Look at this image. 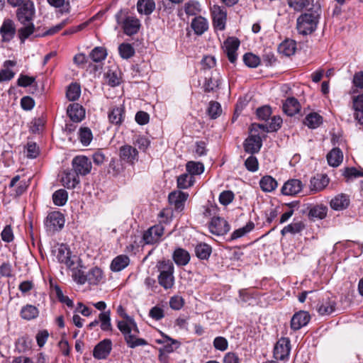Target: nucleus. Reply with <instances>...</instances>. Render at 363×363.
Masks as SVG:
<instances>
[{
  "instance_id": "393cba45",
  "label": "nucleus",
  "mask_w": 363,
  "mask_h": 363,
  "mask_svg": "<svg viewBox=\"0 0 363 363\" xmlns=\"http://www.w3.org/2000/svg\"><path fill=\"white\" fill-rule=\"evenodd\" d=\"M326 157L330 166L337 167L343 160V153L340 148L335 147L328 153Z\"/></svg>"
},
{
  "instance_id": "ea45409f",
  "label": "nucleus",
  "mask_w": 363,
  "mask_h": 363,
  "mask_svg": "<svg viewBox=\"0 0 363 363\" xmlns=\"http://www.w3.org/2000/svg\"><path fill=\"white\" fill-rule=\"evenodd\" d=\"M81 94V88L77 83H72L67 89L66 96L69 101H74L77 100Z\"/></svg>"
},
{
  "instance_id": "c03bdc74",
  "label": "nucleus",
  "mask_w": 363,
  "mask_h": 363,
  "mask_svg": "<svg viewBox=\"0 0 363 363\" xmlns=\"http://www.w3.org/2000/svg\"><path fill=\"white\" fill-rule=\"evenodd\" d=\"M67 199L68 194L66 190L62 189L55 191L52 195L53 203L59 206H64L67 203Z\"/></svg>"
},
{
  "instance_id": "c85d7f7f",
  "label": "nucleus",
  "mask_w": 363,
  "mask_h": 363,
  "mask_svg": "<svg viewBox=\"0 0 363 363\" xmlns=\"http://www.w3.org/2000/svg\"><path fill=\"white\" fill-rule=\"evenodd\" d=\"M296 50V41L293 40H286L282 42L278 50L281 54L285 56H291L295 53Z\"/></svg>"
},
{
  "instance_id": "4468645a",
  "label": "nucleus",
  "mask_w": 363,
  "mask_h": 363,
  "mask_svg": "<svg viewBox=\"0 0 363 363\" xmlns=\"http://www.w3.org/2000/svg\"><path fill=\"white\" fill-rule=\"evenodd\" d=\"M311 319L309 313L304 311L296 313L291 320V328L294 330H298L306 326Z\"/></svg>"
},
{
  "instance_id": "473e14b6",
  "label": "nucleus",
  "mask_w": 363,
  "mask_h": 363,
  "mask_svg": "<svg viewBox=\"0 0 363 363\" xmlns=\"http://www.w3.org/2000/svg\"><path fill=\"white\" fill-rule=\"evenodd\" d=\"M124 118V110L122 106L113 108L108 113L109 121L115 125H119Z\"/></svg>"
},
{
  "instance_id": "de8ad7c7",
  "label": "nucleus",
  "mask_w": 363,
  "mask_h": 363,
  "mask_svg": "<svg viewBox=\"0 0 363 363\" xmlns=\"http://www.w3.org/2000/svg\"><path fill=\"white\" fill-rule=\"evenodd\" d=\"M305 228V225L302 222H296L294 223H291L286 226H285L281 230L282 235H285L287 233H297L301 232Z\"/></svg>"
},
{
  "instance_id": "412c9836",
  "label": "nucleus",
  "mask_w": 363,
  "mask_h": 363,
  "mask_svg": "<svg viewBox=\"0 0 363 363\" xmlns=\"http://www.w3.org/2000/svg\"><path fill=\"white\" fill-rule=\"evenodd\" d=\"M350 197L348 195L341 193L335 196L330 202V207L335 211H342L350 205Z\"/></svg>"
},
{
  "instance_id": "603ef678",
  "label": "nucleus",
  "mask_w": 363,
  "mask_h": 363,
  "mask_svg": "<svg viewBox=\"0 0 363 363\" xmlns=\"http://www.w3.org/2000/svg\"><path fill=\"white\" fill-rule=\"evenodd\" d=\"M353 107L354 109V118L362 117L363 111V94L354 98Z\"/></svg>"
},
{
  "instance_id": "13d9d810",
  "label": "nucleus",
  "mask_w": 363,
  "mask_h": 363,
  "mask_svg": "<svg viewBox=\"0 0 363 363\" xmlns=\"http://www.w3.org/2000/svg\"><path fill=\"white\" fill-rule=\"evenodd\" d=\"M342 175L347 178V180H350L353 178L363 177V171H359L355 167H346L343 171Z\"/></svg>"
},
{
  "instance_id": "7ed1b4c3",
  "label": "nucleus",
  "mask_w": 363,
  "mask_h": 363,
  "mask_svg": "<svg viewBox=\"0 0 363 363\" xmlns=\"http://www.w3.org/2000/svg\"><path fill=\"white\" fill-rule=\"evenodd\" d=\"M65 225V218L59 211L50 213L45 221L46 229L49 232L60 230Z\"/></svg>"
},
{
  "instance_id": "5701e85b",
  "label": "nucleus",
  "mask_w": 363,
  "mask_h": 363,
  "mask_svg": "<svg viewBox=\"0 0 363 363\" xmlns=\"http://www.w3.org/2000/svg\"><path fill=\"white\" fill-rule=\"evenodd\" d=\"M284 112L289 116H292L296 113H298L301 109V106L298 100L294 97L288 98L283 104Z\"/></svg>"
},
{
  "instance_id": "0eeeda50",
  "label": "nucleus",
  "mask_w": 363,
  "mask_h": 363,
  "mask_svg": "<svg viewBox=\"0 0 363 363\" xmlns=\"http://www.w3.org/2000/svg\"><path fill=\"white\" fill-rule=\"evenodd\" d=\"M163 233L164 227L161 224L154 225L144 233L143 242L145 244H154L160 240Z\"/></svg>"
},
{
  "instance_id": "0e129e2a",
  "label": "nucleus",
  "mask_w": 363,
  "mask_h": 363,
  "mask_svg": "<svg viewBox=\"0 0 363 363\" xmlns=\"http://www.w3.org/2000/svg\"><path fill=\"white\" fill-rule=\"evenodd\" d=\"M234 199V194L231 191H224L219 196V201L223 206L230 203Z\"/></svg>"
},
{
  "instance_id": "bf43d9fd",
  "label": "nucleus",
  "mask_w": 363,
  "mask_h": 363,
  "mask_svg": "<svg viewBox=\"0 0 363 363\" xmlns=\"http://www.w3.org/2000/svg\"><path fill=\"white\" fill-rule=\"evenodd\" d=\"M221 107L219 103L216 101H211L208 108V115L211 118H218L221 113Z\"/></svg>"
},
{
  "instance_id": "a211bd4d",
  "label": "nucleus",
  "mask_w": 363,
  "mask_h": 363,
  "mask_svg": "<svg viewBox=\"0 0 363 363\" xmlns=\"http://www.w3.org/2000/svg\"><path fill=\"white\" fill-rule=\"evenodd\" d=\"M329 177L324 174H317L310 181V189L313 192L323 191L329 184Z\"/></svg>"
},
{
  "instance_id": "4d7b16f0",
  "label": "nucleus",
  "mask_w": 363,
  "mask_h": 363,
  "mask_svg": "<svg viewBox=\"0 0 363 363\" xmlns=\"http://www.w3.org/2000/svg\"><path fill=\"white\" fill-rule=\"evenodd\" d=\"M107 83L111 86H116L121 84V78L115 71L108 70L106 74Z\"/></svg>"
},
{
  "instance_id": "338daca9",
  "label": "nucleus",
  "mask_w": 363,
  "mask_h": 363,
  "mask_svg": "<svg viewBox=\"0 0 363 363\" xmlns=\"http://www.w3.org/2000/svg\"><path fill=\"white\" fill-rule=\"evenodd\" d=\"M149 315L155 320H160L164 316V310L160 306H154L150 310Z\"/></svg>"
},
{
  "instance_id": "a18cd8bd",
  "label": "nucleus",
  "mask_w": 363,
  "mask_h": 363,
  "mask_svg": "<svg viewBox=\"0 0 363 363\" xmlns=\"http://www.w3.org/2000/svg\"><path fill=\"white\" fill-rule=\"evenodd\" d=\"M93 138L92 133L89 128H81L79 130V139L84 146L90 144Z\"/></svg>"
},
{
  "instance_id": "37998d69",
  "label": "nucleus",
  "mask_w": 363,
  "mask_h": 363,
  "mask_svg": "<svg viewBox=\"0 0 363 363\" xmlns=\"http://www.w3.org/2000/svg\"><path fill=\"white\" fill-rule=\"evenodd\" d=\"M106 50L103 47L94 48L89 54L90 58L95 62H100L106 59Z\"/></svg>"
},
{
  "instance_id": "a19ab883",
  "label": "nucleus",
  "mask_w": 363,
  "mask_h": 363,
  "mask_svg": "<svg viewBox=\"0 0 363 363\" xmlns=\"http://www.w3.org/2000/svg\"><path fill=\"white\" fill-rule=\"evenodd\" d=\"M174 273L160 274L158 276V282L161 286L165 289H171L174 283Z\"/></svg>"
},
{
  "instance_id": "f03ea898",
  "label": "nucleus",
  "mask_w": 363,
  "mask_h": 363,
  "mask_svg": "<svg viewBox=\"0 0 363 363\" xmlns=\"http://www.w3.org/2000/svg\"><path fill=\"white\" fill-rule=\"evenodd\" d=\"M318 14L315 13H305L297 19V30L300 34L308 35L313 33L318 23Z\"/></svg>"
},
{
  "instance_id": "79ce46f5",
  "label": "nucleus",
  "mask_w": 363,
  "mask_h": 363,
  "mask_svg": "<svg viewBox=\"0 0 363 363\" xmlns=\"http://www.w3.org/2000/svg\"><path fill=\"white\" fill-rule=\"evenodd\" d=\"M111 311H107L102 312L99 314V318L101 322V329L104 331L112 330V325L111 323Z\"/></svg>"
},
{
  "instance_id": "bb28decb",
  "label": "nucleus",
  "mask_w": 363,
  "mask_h": 363,
  "mask_svg": "<svg viewBox=\"0 0 363 363\" xmlns=\"http://www.w3.org/2000/svg\"><path fill=\"white\" fill-rule=\"evenodd\" d=\"M129 257L126 255H118L115 257L111 264V269L113 272H120L129 264Z\"/></svg>"
},
{
  "instance_id": "f257e3e1",
  "label": "nucleus",
  "mask_w": 363,
  "mask_h": 363,
  "mask_svg": "<svg viewBox=\"0 0 363 363\" xmlns=\"http://www.w3.org/2000/svg\"><path fill=\"white\" fill-rule=\"evenodd\" d=\"M35 15V9L32 1H27L16 10V17L23 26L18 29V33L21 43L34 33L35 26L33 20Z\"/></svg>"
},
{
  "instance_id": "a878e982",
  "label": "nucleus",
  "mask_w": 363,
  "mask_h": 363,
  "mask_svg": "<svg viewBox=\"0 0 363 363\" xmlns=\"http://www.w3.org/2000/svg\"><path fill=\"white\" fill-rule=\"evenodd\" d=\"M282 123V119L280 116H277L271 118V121L267 124H253V125H257V127L267 132H273L277 130Z\"/></svg>"
},
{
  "instance_id": "8fccbe9b",
  "label": "nucleus",
  "mask_w": 363,
  "mask_h": 363,
  "mask_svg": "<svg viewBox=\"0 0 363 363\" xmlns=\"http://www.w3.org/2000/svg\"><path fill=\"white\" fill-rule=\"evenodd\" d=\"M288 4L294 11H301L304 9H307L311 3L310 0H288Z\"/></svg>"
},
{
  "instance_id": "864d4df0",
  "label": "nucleus",
  "mask_w": 363,
  "mask_h": 363,
  "mask_svg": "<svg viewBox=\"0 0 363 363\" xmlns=\"http://www.w3.org/2000/svg\"><path fill=\"white\" fill-rule=\"evenodd\" d=\"M157 267L160 274L174 273V266L170 260L160 261L157 264Z\"/></svg>"
},
{
  "instance_id": "5fc2aeb1",
  "label": "nucleus",
  "mask_w": 363,
  "mask_h": 363,
  "mask_svg": "<svg viewBox=\"0 0 363 363\" xmlns=\"http://www.w3.org/2000/svg\"><path fill=\"white\" fill-rule=\"evenodd\" d=\"M245 64L249 67H257L260 63V59L252 53H246L243 56Z\"/></svg>"
},
{
  "instance_id": "2eb2a0df",
  "label": "nucleus",
  "mask_w": 363,
  "mask_h": 363,
  "mask_svg": "<svg viewBox=\"0 0 363 363\" xmlns=\"http://www.w3.org/2000/svg\"><path fill=\"white\" fill-rule=\"evenodd\" d=\"M16 31L14 22L11 19H5L0 28L2 41L9 42L13 38Z\"/></svg>"
},
{
  "instance_id": "9b49d317",
  "label": "nucleus",
  "mask_w": 363,
  "mask_h": 363,
  "mask_svg": "<svg viewBox=\"0 0 363 363\" xmlns=\"http://www.w3.org/2000/svg\"><path fill=\"white\" fill-rule=\"evenodd\" d=\"M213 26L216 29L223 30L225 27L226 11L219 6L214 5L211 9Z\"/></svg>"
},
{
  "instance_id": "c9c22d12",
  "label": "nucleus",
  "mask_w": 363,
  "mask_h": 363,
  "mask_svg": "<svg viewBox=\"0 0 363 363\" xmlns=\"http://www.w3.org/2000/svg\"><path fill=\"white\" fill-rule=\"evenodd\" d=\"M186 169L189 174L194 177L202 174L204 171V166L200 162L189 161L186 164Z\"/></svg>"
},
{
  "instance_id": "4be33fe9",
  "label": "nucleus",
  "mask_w": 363,
  "mask_h": 363,
  "mask_svg": "<svg viewBox=\"0 0 363 363\" xmlns=\"http://www.w3.org/2000/svg\"><path fill=\"white\" fill-rule=\"evenodd\" d=\"M335 301L327 296L325 298H323L322 302L318 304L317 310L320 315H328L335 311Z\"/></svg>"
},
{
  "instance_id": "72a5a7b5",
  "label": "nucleus",
  "mask_w": 363,
  "mask_h": 363,
  "mask_svg": "<svg viewBox=\"0 0 363 363\" xmlns=\"http://www.w3.org/2000/svg\"><path fill=\"white\" fill-rule=\"evenodd\" d=\"M117 327L124 337L132 332L139 333V330L135 322V325H133L125 319L124 320L118 321Z\"/></svg>"
},
{
  "instance_id": "c756f323",
  "label": "nucleus",
  "mask_w": 363,
  "mask_h": 363,
  "mask_svg": "<svg viewBox=\"0 0 363 363\" xmlns=\"http://www.w3.org/2000/svg\"><path fill=\"white\" fill-rule=\"evenodd\" d=\"M322 123V116L315 112L308 114L303 121V123L311 129H315L319 127Z\"/></svg>"
},
{
  "instance_id": "e433bc0d",
  "label": "nucleus",
  "mask_w": 363,
  "mask_h": 363,
  "mask_svg": "<svg viewBox=\"0 0 363 363\" xmlns=\"http://www.w3.org/2000/svg\"><path fill=\"white\" fill-rule=\"evenodd\" d=\"M87 277L90 284L96 285L104 278L103 272L99 267H94L88 272Z\"/></svg>"
},
{
  "instance_id": "dca6fc26",
  "label": "nucleus",
  "mask_w": 363,
  "mask_h": 363,
  "mask_svg": "<svg viewBox=\"0 0 363 363\" xmlns=\"http://www.w3.org/2000/svg\"><path fill=\"white\" fill-rule=\"evenodd\" d=\"M189 194L182 191H173L169 195V202L173 206L175 210L181 211L184 207V203L186 201Z\"/></svg>"
},
{
  "instance_id": "39448f33",
  "label": "nucleus",
  "mask_w": 363,
  "mask_h": 363,
  "mask_svg": "<svg viewBox=\"0 0 363 363\" xmlns=\"http://www.w3.org/2000/svg\"><path fill=\"white\" fill-rule=\"evenodd\" d=\"M121 12L116 15V21L118 24L123 25L124 33L128 35H132L138 33L140 28V21L138 18L133 16L126 17L123 21H121Z\"/></svg>"
},
{
  "instance_id": "b1692460",
  "label": "nucleus",
  "mask_w": 363,
  "mask_h": 363,
  "mask_svg": "<svg viewBox=\"0 0 363 363\" xmlns=\"http://www.w3.org/2000/svg\"><path fill=\"white\" fill-rule=\"evenodd\" d=\"M191 27L196 35H201L208 30V23L205 18L199 16L192 20Z\"/></svg>"
},
{
  "instance_id": "58836bf2",
  "label": "nucleus",
  "mask_w": 363,
  "mask_h": 363,
  "mask_svg": "<svg viewBox=\"0 0 363 363\" xmlns=\"http://www.w3.org/2000/svg\"><path fill=\"white\" fill-rule=\"evenodd\" d=\"M172 257L174 262L179 266L186 265L190 260L188 251H174Z\"/></svg>"
},
{
  "instance_id": "3c124183",
  "label": "nucleus",
  "mask_w": 363,
  "mask_h": 363,
  "mask_svg": "<svg viewBox=\"0 0 363 363\" xmlns=\"http://www.w3.org/2000/svg\"><path fill=\"white\" fill-rule=\"evenodd\" d=\"M185 13L189 16H194L200 12V4L196 1H189L184 5Z\"/></svg>"
},
{
  "instance_id": "cd10ccee",
  "label": "nucleus",
  "mask_w": 363,
  "mask_h": 363,
  "mask_svg": "<svg viewBox=\"0 0 363 363\" xmlns=\"http://www.w3.org/2000/svg\"><path fill=\"white\" fill-rule=\"evenodd\" d=\"M139 333L132 332L127 334L124 338L128 345L130 348H135L138 346H143L147 345V341L145 339L138 337Z\"/></svg>"
},
{
  "instance_id": "f3484780",
  "label": "nucleus",
  "mask_w": 363,
  "mask_h": 363,
  "mask_svg": "<svg viewBox=\"0 0 363 363\" xmlns=\"http://www.w3.org/2000/svg\"><path fill=\"white\" fill-rule=\"evenodd\" d=\"M67 113L71 121L74 123L81 122L85 117L84 108L77 103L69 104Z\"/></svg>"
},
{
  "instance_id": "09e8293b",
  "label": "nucleus",
  "mask_w": 363,
  "mask_h": 363,
  "mask_svg": "<svg viewBox=\"0 0 363 363\" xmlns=\"http://www.w3.org/2000/svg\"><path fill=\"white\" fill-rule=\"evenodd\" d=\"M118 51L121 57L123 59H128L133 56L135 53L134 48L129 43H122L118 47Z\"/></svg>"
},
{
  "instance_id": "774afa93",
  "label": "nucleus",
  "mask_w": 363,
  "mask_h": 363,
  "mask_svg": "<svg viewBox=\"0 0 363 363\" xmlns=\"http://www.w3.org/2000/svg\"><path fill=\"white\" fill-rule=\"evenodd\" d=\"M247 170L255 172L258 169V161L256 157L251 155L245 162Z\"/></svg>"
},
{
  "instance_id": "052dcab7",
  "label": "nucleus",
  "mask_w": 363,
  "mask_h": 363,
  "mask_svg": "<svg viewBox=\"0 0 363 363\" xmlns=\"http://www.w3.org/2000/svg\"><path fill=\"white\" fill-rule=\"evenodd\" d=\"M55 291L56 296L60 302L66 304L69 308L73 307V306H74L73 301L71 300L68 296H65L63 294L62 291L61 290L60 286H56L55 287Z\"/></svg>"
},
{
  "instance_id": "f8f14e48",
  "label": "nucleus",
  "mask_w": 363,
  "mask_h": 363,
  "mask_svg": "<svg viewBox=\"0 0 363 363\" xmlns=\"http://www.w3.org/2000/svg\"><path fill=\"white\" fill-rule=\"evenodd\" d=\"M303 184L301 180L297 179H291L286 181L281 187L282 194L286 196H295L301 191Z\"/></svg>"
},
{
  "instance_id": "423d86ee",
  "label": "nucleus",
  "mask_w": 363,
  "mask_h": 363,
  "mask_svg": "<svg viewBox=\"0 0 363 363\" xmlns=\"http://www.w3.org/2000/svg\"><path fill=\"white\" fill-rule=\"evenodd\" d=\"M290 350V340L288 337H281L274 346V357L277 359L284 360L289 356Z\"/></svg>"
},
{
  "instance_id": "6ab92c4d",
  "label": "nucleus",
  "mask_w": 363,
  "mask_h": 363,
  "mask_svg": "<svg viewBox=\"0 0 363 363\" xmlns=\"http://www.w3.org/2000/svg\"><path fill=\"white\" fill-rule=\"evenodd\" d=\"M61 182L67 189H74L80 183L79 175L72 169L63 172Z\"/></svg>"
},
{
  "instance_id": "1a4fd4ad",
  "label": "nucleus",
  "mask_w": 363,
  "mask_h": 363,
  "mask_svg": "<svg viewBox=\"0 0 363 363\" xmlns=\"http://www.w3.org/2000/svg\"><path fill=\"white\" fill-rule=\"evenodd\" d=\"M240 46V40L237 38L230 37L224 42L225 52L231 63L237 60V50Z\"/></svg>"
},
{
  "instance_id": "2f4dec72",
  "label": "nucleus",
  "mask_w": 363,
  "mask_h": 363,
  "mask_svg": "<svg viewBox=\"0 0 363 363\" xmlns=\"http://www.w3.org/2000/svg\"><path fill=\"white\" fill-rule=\"evenodd\" d=\"M277 185V182L271 176H264L259 181L260 188L264 192L274 191Z\"/></svg>"
},
{
  "instance_id": "6e6d98bb",
  "label": "nucleus",
  "mask_w": 363,
  "mask_h": 363,
  "mask_svg": "<svg viewBox=\"0 0 363 363\" xmlns=\"http://www.w3.org/2000/svg\"><path fill=\"white\" fill-rule=\"evenodd\" d=\"M255 227V225L252 222H248L245 226L240 228L233 232V233L231 235V238L233 240L237 239L238 238H240L243 235H245L246 233L251 231Z\"/></svg>"
},
{
  "instance_id": "69168bd1",
  "label": "nucleus",
  "mask_w": 363,
  "mask_h": 363,
  "mask_svg": "<svg viewBox=\"0 0 363 363\" xmlns=\"http://www.w3.org/2000/svg\"><path fill=\"white\" fill-rule=\"evenodd\" d=\"M213 347L220 351H225L228 349V340L221 336L217 337L213 340Z\"/></svg>"
},
{
  "instance_id": "680f3d73",
  "label": "nucleus",
  "mask_w": 363,
  "mask_h": 363,
  "mask_svg": "<svg viewBox=\"0 0 363 363\" xmlns=\"http://www.w3.org/2000/svg\"><path fill=\"white\" fill-rule=\"evenodd\" d=\"M133 144L138 146L140 150L145 151L150 146V141L147 138L139 135L136 137Z\"/></svg>"
},
{
  "instance_id": "ddd939ff",
  "label": "nucleus",
  "mask_w": 363,
  "mask_h": 363,
  "mask_svg": "<svg viewBox=\"0 0 363 363\" xmlns=\"http://www.w3.org/2000/svg\"><path fill=\"white\" fill-rule=\"evenodd\" d=\"M111 348V341L108 339H105L95 346L93 351V356L98 359H106L110 354Z\"/></svg>"
},
{
  "instance_id": "49530a36",
  "label": "nucleus",
  "mask_w": 363,
  "mask_h": 363,
  "mask_svg": "<svg viewBox=\"0 0 363 363\" xmlns=\"http://www.w3.org/2000/svg\"><path fill=\"white\" fill-rule=\"evenodd\" d=\"M327 207L323 205L315 206L310 210L308 216L312 218L323 219L327 215Z\"/></svg>"
},
{
  "instance_id": "9d476101",
  "label": "nucleus",
  "mask_w": 363,
  "mask_h": 363,
  "mask_svg": "<svg viewBox=\"0 0 363 363\" xmlns=\"http://www.w3.org/2000/svg\"><path fill=\"white\" fill-rule=\"evenodd\" d=\"M119 157L121 160L133 164L138 160V152L131 145H125L119 149Z\"/></svg>"
},
{
  "instance_id": "7c9ffc66",
  "label": "nucleus",
  "mask_w": 363,
  "mask_h": 363,
  "mask_svg": "<svg viewBox=\"0 0 363 363\" xmlns=\"http://www.w3.org/2000/svg\"><path fill=\"white\" fill-rule=\"evenodd\" d=\"M137 9L140 13L150 15L155 9V3L153 0H138Z\"/></svg>"
},
{
  "instance_id": "f704fd0d",
  "label": "nucleus",
  "mask_w": 363,
  "mask_h": 363,
  "mask_svg": "<svg viewBox=\"0 0 363 363\" xmlns=\"http://www.w3.org/2000/svg\"><path fill=\"white\" fill-rule=\"evenodd\" d=\"M38 309L33 306L28 304L23 306L21 310V316L23 319L30 320L38 316Z\"/></svg>"
},
{
  "instance_id": "6e6552de",
  "label": "nucleus",
  "mask_w": 363,
  "mask_h": 363,
  "mask_svg": "<svg viewBox=\"0 0 363 363\" xmlns=\"http://www.w3.org/2000/svg\"><path fill=\"white\" fill-rule=\"evenodd\" d=\"M209 229L213 234L222 235L229 231L230 225L224 218L213 217L209 224Z\"/></svg>"
},
{
  "instance_id": "e2e57ef3",
  "label": "nucleus",
  "mask_w": 363,
  "mask_h": 363,
  "mask_svg": "<svg viewBox=\"0 0 363 363\" xmlns=\"http://www.w3.org/2000/svg\"><path fill=\"white\" fill-rule=\"evenodd\" d=\"M35 81V78L34 77L21 74L17 80V84L21 87H27L30 86Z\"/></svg>"
},
{
  "instance_id": "20e7f679",
  "label": "nucleus",
  "mask_w": 363,
  "mask_h": 363,
  "mask_svg": "<svg viewBox=\"0 0 363 363\" xmlns=\"http://www.w3.org/2000/svg\"><path fill=\"white\" fill-rule=\"evenodd\" d=\"M72 170L78 175L85 176L90 173L92 164L86 156H77L72 162Z\"/></svg>"
},
{
  "instance_id": "aec40b11",
  "label": "nucleus",
  "mask_w": 363,
  "mask_h": 363,
  "mask_svg": "<svg viewBox=\"0 0 363 363\" xmlns=\"http://www.w3.org/2000/svg\"><path fill=\"white\" fill-rule=\"evenodd\" d=\"M262 145L260 136L252 135L249 136L244 143V149L245 152L255 154L259 151Z\"/></svg>"
},
{
  "instance_id": "4c0bfd02",
  "label": "nucleus",
  "mask_w": 363,
  "mask_h": 363,
  "mask_svg": "<svg viewBox=\"0 0 363 363\" xmlns=\"http://www.w3.org/2000/svg\"><path fill=\"white\" fill-rule=\"evenodd\" d=\"M195 182L194 177L188 173L181 174L177 178V186L179 189H187L191 186Z\"/></svg>"
}]
</instances>
